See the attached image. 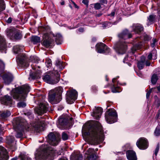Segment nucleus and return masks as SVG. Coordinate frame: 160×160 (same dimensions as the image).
<instances>
[{"label": "nucleus", "instance_id": "338daca9", "mask_svg": "<svg viewBox=\"0 0 160 160\" xmlns=\"http://www.w3.org/2000/svg\"><path fill=\"white\" fill-rule=\"evenodd\" d=\"M144 39L145 41H148L149 39V38L148 36H145L144 37Z\"/></svg>", "mask_w": 160, "mask_h": 160}, {"label": "nucleus", "instance_id": "ea45409f", "mask_svg": "<svg viewBox=\"0 0 160 160\" xmlns=\"http://www.w3.org/2000/svg\"><path fill=\"white\" fill-rule=\"evenodd\" d=\"M5 6L3 0H0V12L5 10Z\"/></svg>", "mask_w": 160, "mask_h": 160}, {"label": "nucleus", "instance_id": "6e6d98bb", "mask_svg": "<svg viewBox=\"0 0 160 160\" xmlns=\"http://www.w3.org/2000/svg\"><path fill=\"white\" fill-rule=\"evenodd\" d=\"M159 144L158 143L157 145V147L155 151V154L156 156L159 149Z\"/></svg>", "mask_w": 160, "mask_h": 160}, {"label": "nucleus", "instance_id": "a18cd8bd", "mask_svg": "<svg viewBox=\"0 0 160 160\" xmlns=\"http://www.w3.org/2000/svg\"><path fill=\"white\" fill-rule=\"evenodd\" d=\"M101 5L100 3H96L94 4V8L95 9H99L101 8Z\"/></svg>", "mask_w": 160, "mask_h": 160}, {"label": "nucleus", "instance_id": "5701e85b", "mask_svg": "<svg viewBox=\"0 0 160 160\" xmlns=\"http://www.w3.org/2000/svg\"><path fill=\"white\" fill-rule=\"evenodd\" d=\"M1 103L5 105H9L12 103V98L9 96L6 95L1 98Z\"/></svg>", "mask_w": 160, "mask_h": 160}, {"label": "nucleus", "instance_id": "39448f33", "mask_svg": "<svg viewBox=\"0 0 160 160\" xmlns=\"http://www.w3.org/2000/svg\"><path fill=\"white\" fill-rule=\"evenodd\" d=\"M42 98V97H40L38 98L37 104L38 106L36 108L34 109L35 112L38 115H41L46 113L47 111L48 104L44 101H41V99Z\"/></svg>", "mask_w": 160, "mask_h": 160}, {"label": "nucleus", "instance_id": "864d4df0", "mask_svg": "<svg viewBox=\"0 0 160 160\" xmlns=\"http://www.w3.org/2000/svg\"><path fill=\"white\" fill-rule=\"evenodd\" d=\"M56 64L57 67H59L60 68L62 69V68L61 67V62L60 61L57 60L56 61Z\"/></svg>", "mask_w": 160, "mask_h": 160}, {"label": "nucleus", "instance_id": "2eb2a0df", "mask_svg": "<svg viewBox=\"0 0 160 160\" xmlns=\"http://www.w3.org/2000/svg\"><path fill=\"white\" fill-rule=\"evenodd\" d=\"M43 123V122H42L40 120H37L31 125L32 129L36 131H40L42 128Z\"/></svg>", "mask_w": 160, "mask_h": 160}, {"label": "nucleus", "instance_id": "09e8293b", "mask_svg": "<svg viewBox=\"0 0 160 160\" xmlns=\"http://www.w3.org/2000/svg\"><path fill=\"white\" fill-rule=\"evenodd\" d=\"M148 19L149 21V23H148V25H149L150 24H152V22H153L154 20V18L153 16L152 15L149 16V18H148Z\"/></svg>", "mask_w": 160, "mask_h": 160}, {"label": "nucleus", "instance_id": "5fc2aeb1", "mask_svg": "<svg viewBox=\"0 0 160 160\" xmlns=\"http://www.w3.org/2000/svg\"><path fill=\"white\" fill-rule=\"evenodd\" d=\"M5 64L4 62L0 60V70H2L4 68Z\"/></svg>", "mask_w": 160, "mask_h": 160}, {"label": "nucleus", "instance_id": "f8f14e48", "mask_svg": "<svg viewBox=\"0 0 160 160\" xmlns=\"http://www.w3.org/2000/svg\"><path fill=\"white\" fill-rule=\"evenodd\" d=\"M16 126L14 125V127L15 128V130L17 131L18 130L20 131V132H17V134L16 135V137L17 138H20L22 136V131L24 130V127L23 125L22 124L21 122H19V119L18 118H16Z\"/></svg>", "mask_w": 160, "mask_h": 160}, {"label": "nucleus", "instance_id": "c03bdc74", "mask_svg": "<svg viewBox=\"0 0 160 160\" xmlns=\"http://www.w3.org/2000/svg\"><path fill=\"white\" fill-rule=\"evenodd\" d=\"M141 48V46L139 45L134 46L132 48V53H134V52L137 50Z\"/></svg>", "mask_w": 160, "mask_h": 160}, {"label": "nucleus", "instance_id": "7c9ffc66", "mask_svg": "<svg viewBox=\"0 0 160 160\" xmlns=\"http://www.w3.org/2000/svg\"><path fill=\"white\" fill-rule=\"evenodd\" d=\"M40 71L38 70L37 72H33L34 73L30 72V77L29 78V79H30V78H31L32 79H35L40 78Z\"/></svg>", "mask_w": 160, "mask_h": 160}, {"label": "nucleus", "instance_id": "393cba45", "mask_svg": "<svg viewBox=\"0 0 160 160\" xmlns=\"http://www.w3.org/2000/svg\"><path fill=\"white\" fill-rule=\"evenodd\" d=\"M3 78L5 83L8 84L12 81L13 77L11 73H8L5 74L3 76Z\"/></svg>", "mask_w": 160, "mask_h": 160}, {"label": "nucleus", "instance_id": "79ce46f5", "mask_svg": "<svg viewBox=\"0 0 160 160\" xmlns=\"http://www.w3.org/2000/svg\"><path fill=\"white\" fill-rule=\"evenodd\" d=\"M155 136H158L160 135V129L159 128L157 127L154 131Z\"/></svg>", "mask_w": 160, "mask_h": 160}, {"label": "nucleus", "instance_id": "4468645a", "mask_svg": "<svg viewBox=\"0 0 160 160\" xmlns=\"http://www.w3.org/2000/svg\"><path fill=\"white\" fill-rule=\"evenodd\" d=\"M96 47L97 52L99 53H108L110 52V50L104 44L100 43L97 44Z\"/></svg>", "mask_w": 160, "mask_h": 160}, {"label": "nucleus", "instance_id": "4c0bfd02", "mask_svg": "<svg viewBox=\"0 0 160 160\" xmlns=\"http://www.w3.org/2000/svg\"><path fill=\"white\" fill-rule=\"evenodd\" d=\"M21 37V35L18 31L16 30L14 34L13 39H19Z\"/></svg>", "mask_w": 160, "mask_h": 160}, {"label": "nucleus", "instance_id": "4d7b16f0", "mask_svg": "<svg viewBox=\"0 0 160 160\" xmlns=\"http://www.w3.org/2000/svg\"><path fill=\"white\" fill-rule=\"evenodd\" d=\"M100 3L102 5L106 4L107 3L108 1L107 0H100Z\"/></svg>", "mask_w": 160, "mask_h": 160}, {"label": "nucleus", "instance_id": "f257e3e1", "mask_svg": "<svg viewBox=\"0 0 160 160\" xmlns=\"http://www.w3.org/2000/svg\"><path fill=\"white\" fill-rule=\"evenodd\" d=\"M82 135L88 139L92 144H96L102 142L104 135L102 126L98 122L94 121L93 125L87 124L82 127Z\"/></svg>", "mask_w": 160, "mask_h": 160}, {"label": "nucleus", "instance_id": "f704fd0d", "mask_svg": "<svg viewBox=\"0 0 160 160\" xmlns=\"http://www.w3.org/2000/svg\"><path fill=\"white\" fill-rule=\"evenodd\" d=\"M56 42L57 44H60L62 43V36L60 34H57L56 35Z\"/></svg>", "mask_w": 160, "mask_h": 160}, {"label": "nucleus", "instance_id": "c9c22d12", "mask_svg": "<svg viewBox=\"0 0 160 160\" xmlns=\"http://www.w3.org/2000/svg\"><path fill=\"white\" fill-rule=\"evenodd\" d=\"M158 79V77L157 75L155 74L153 75L152 76L151 79V81L152 83L153 84H155Z\"/></svg>", "mask_w": 160, "mask_h": 160}, {"label": "nucleus", "instance_id": "bf43d9fd", "mask_svg": "<svg viewBox=\"0 0 160 160\" xmlns=\"http://www.w3.org/2000/svg\"><path fill=\"white\" fill-rule=\"evenodd\" d=\"M82 2L86 5L87 6H88V0H83L82 1Z\"/></svg>", "mask_w": 160, "mask_h": 160}, {"label": "nucleus", "instance_id": "f3484780", "mask_svg": "<svg viewBox=\"0 0 160 160\" xmlns=\"http://www.w3.org/2000/svg\"><path fill=\"white\" fill-rule=\"evenodd\" d=\"M9 156L5 149L2 146H0V160H7Z\"/></svg>", "mask_w": 160, "mask_h": 160}, {"label": "nucleus", "instance_id": "13d9d810", "mask_svg": "<svg viewBox=\"0 0 160 160\" xmlns=\"http://www.w3.org/2000/svg\"><path fill=\"white\" fill-rule=\"evenodd\" d=\"M130 58H128V56H127L124 58L123 62H126L127 63V62H126V61L127 60H130Z\"/></svg>", "mask_w": 160, "mask_h": 160}, {"label": "nucleus", "instance_id": "412c9836", "mask_svg": "<svg viewBox=\"0 0 160 160\" xmlns=\"http://www.w3.org/2000/svg\"><path fill=\"white\" fill-rule=\"evenodd\" d=\"M127 157L128 160H137L136 153L132 150H128L126 153Z\"/></svg>", "mask_w": 160, "mask_h": 160}, {"label": "nucleus", "instance_id": "aec40b11", "mask_svg": "<svg viewBox=\"0 0 160 160\" xmlns=\"http://www.w3.org/2000/svg\"><path fill=\"white\" fill-rule=\"evenodd\" d=\"M132 35L129 33L127 30L124 31L122 33L118 35V37L119 39H125L128 38H130L132 37Z\"/></svg>", "mask_w": 160, "mask_h": 160}, {"label": "nucleus", "instance_id": "ddd939ff", "mask_svg": "<svg viewBox=\"0 0 160 160\" xmlns=\"http://www.w3.org/2000/svg\"><path fill=\"white\" fill-rule=\"evenodd\" d=\"M48 142L50 144L56 146L58 144L60 139L57 135H55L53 133H51L48 135Z\"/></svg>", "mask_w": 160, "mask_h": 160}, {"label": "nucleus", "instance_id": "bb28decb", "mask_svg": "<svg viewBox=\"0 0 160 160\" xmlns=\"http://www.w3.org/2000/svg\"><path fill=\"white\" fill-rule=\"evenodd\" d=\"M133 31L135 33H138L143 30V28L142 25L139 24H134L132 26Z\"/></svg>", "mask_w": 160, "mask_h": 160}, {"label": "nucleus", "instance_id": "603ef678", "mask_svg": "<svg viewBox=\"0 0 160 160\" xmlns=\"http://www.w3.org/2000/svg\"><path fill=\"white\" fill-rule=\"evenodd\" d=\"M157 40L156 39L153 38L152 39V42H151V46L153 48L155 47V43H156V42H157Z\"/></svg>", "mask_w": 160, "mask_h": 160}, {"label": "nucleus", "instance_id": "423d86ee", "mask_svg": "<svg viewBox=\"0 0 160 160\" xmlns=\"http://www.w3.org/2000/svg\"><path fill=\"white\" fill-rule=\"evenodd\" d=\"M52 74L54 75V77L49 75H45L43 78V80L51 84H55L57 83L59 81L60 74L57 70H54Z\"/></svg>", "mask_w": 160, "mask_h": 160}, {"label": "nucleus", "instance_id": "49530a36", "mask_svg": "<svg viewBox=\"0 0 160 160\" xmlns=\"http://www.w3.org/2000/svg\"><path fill=\"white\" fill-rule=\"evenodd\" d=\"M17 105L19 108H24L26 106V104L24 102H20L18 103Z\"/></svg>", "mask_w": 160, "mask_h": 160}, {"label": "nucleus", "instance_id": "c85d7f7f", "mask_svg": "<svg viewBox=\"0 0 160 160\" xmlns=\"http://www.w3.org/2000/svg\"><path fill=\"white\" fill-rule=\"evenodd\" d=\"M70 160H82V157L79 152L75 153L71 155Z\"/></svg>", "mask_w": 160, "mask_h": 160}, {"label": "nucleus", "instance_id": "6e6552de", "mask_svg": "<svg viewBox=\"0 0 160 160\" xmlns=\"http://www.w3.org/2000/svg\"><path fill=\"white\" fill-rule=\"evenodd\" d=\"M105 118L108 123H112L117 121V115L114 110L109 109L108 111L106 112Z\"/></svg>", "mask_w": 160, "mask_h": 160}, {"label": "nucleus", "instance_id": "e2e57ef3", "mask_svg": "<svg viewBox=\"0 0 160 160\" xmlns=\"http://www.w3.org/2000/svg\"><path fill=\"white\" fill-rule=\"evenodd\" d=\"M115 10H114L113 11H112V12L111 13V14L109 15V16H111V17H113L115 14Z\"/></svg>", "mask_w": 160, "mask_h": 160}, {"label": "nucleus", "instance_id": "0eeeda50", "mask_svg": "<svg viewBox=\"0 0 160 160\" xmlns=\"http://www.w3.org/2000/svg\"><path fill=\"white\" fill-rule=\"evenodd\" d=\"M126 43L122 40H120L115 45L114 49L116 52L120 54L125 53L127 50Z\"/></svg>", "mask_w": 160, "mask_h": 160}, {"label": "nucleus", "instance_id": "4be33fe9", "mask_svg": "<svg viewBox=\"0 0 160 160\" xmlns=\"http://www.w3.org/2000/svg\"><path fill=\"white\" fill-rule=\"evenodd\" d=\"M0 50L2 52L6 53V46L5 40L3 37L0 35Z\"/></svg>", "mask_w": 160, "mask_h": 160}, {"label": "nucleus", "instance_id": "e433bc0d", "mask_svg": "<svg viewBox=\"0 0 160 160\" xmlns=\"http://www.w3.org/2000/svg\"><path fill=\"white\" fill-rule=\"evenodd\" d=\"M31 40L34 43L39 42L40 41L39 37L37 36H33L31 38Z\"/></svg>", "mask_w": 160, "mask_h": 160}, {"label": "nucleus", "instance_id": "69168bd1", "mask_svg": "<svg viewBox=\"0 0 160 160\" xmlns=\"http://www.w3.org/2000/svg\"><path fill=\"white\" fill-rule=\"evenodd\" d=\"M151 64L150 62L148 61H146V64L147 66H149Z\"/></svg>", "mask_w": 160, "mask_h": 160}, {"label": "nucleus", "instance_id": "8fccbe9b", "mask_svg": "<svg viewBox=\"0 0 160 160\" xmlns=\"http://www.w3.org/2000/svg\"><path fill=\"white\" fill-rule=\"evenodd\" d=\"M21 160H31L30 158L26 156L22 155L21 156Z\"/></svg>", "mask_w": 160, "mask_h": 160}, {"label": "nucleus", "instance_id": "b1692460", "mask_svg": "<svg viewBox=\"0 0 160 160\" xmlns=\"http://www.w3.org/2000/svg\"><path fill=\"white\" fill-rule=\"evenodd\" d=\"M30 62H32V63L31 64V66L33 70H35L36 68V64L38 62V58L35 56L31 57L29 59Z\"/></svg>", "mask_w": 160, "mask_h": 160}, {"label": "nucleus", "instance_id": "680f3d73", "mask_svg": "<svg viewBox=\"0 0 160 160\" xmlns=\"http://www.w3.org/2000/svg\"><path fill=\"white\" fill-rule=\"evenodd\" d=\"M109 24H110V23L109 22H105L103 24V27L105 28H106L108 27V25Z\"/></svg>", "mask_w": 160, "mask_h": 160}, {"label": "nucleus", "instance_id": "dca6fc26", "mask_svg": "<svg viewBox=\"0 0 160 160\" xmlns=\"http://www.w3.org/2000/svg\"><path fill=\"white\" fill-rule=\"evenodd\" d=\"M102 109L100 107H95L92 115L96 119H98L101 116L102 113Z\"/></svg>", "mask_w": 160, "mask_h": 160}, {"label": "nucleus", "instance_id": "72a5a7b5", "mask_svg": "<svg viewBox=\"0 0 160 160\" xmlns=\"http://www.w3.org/2000/svg\"><path fill=\"white\" fill-rule=\"evenodd\" d=\"M153 57V59L156 58V51L155 50L152 51L148 55V58L149 59H151L152 57Z\"/></svg>", "mask_w": 160, "mask_h": 160}, {"label": "nucleus", "instance_id": "0e129e2a", "mask_svg": "<svg viewBox=\"0 0 160 160\" xmlns=\"http://www.w3.org/2000/svg\"><path fill=\"white\" fill-rule=\"evenodd\" d=\"M28 116V117L29 118H30L31 117H32V114L30 112H28L27 113Z\"/></svg>", "mask_w": 160, "mask_h": 160}, {"label": "nucleus", "instance_id": "20e7f679", "mask_svg": "<svg viewBox=\"0 0 160 160\" xmlns=\"http://www.w3.org/2000/svg\"><path fill=\"white\" fill-rule=\"evenodd\" d=\"M63 88L61 87L55 88L50 90L49 92L48 100L52 104L58 103L62 99Z\"/></svg>", "mask_w": 160, "mask_h": 160}, {"label": "nucleus", "instance_id": "473e14b6", "mask_svg": "<svg viewBox=\"0 0 160 160\" xmlns=\"http://www.w3.org/2000/svg\"><path fill=\"white\" fill-rule=\"evenodd\" d=\"M23 47L18 45L15 46L13 47V52L14 53L17 54L22 50Z\"/></svg>", "mask_w": 160, "mask_h": 160}, {"label": "nucleus", "instance_id": "a211bd4d", "mask_svg": "<svg viewBox=\"0 0 160 160\" xmlns=\"http://www.w3.org/2000/svg\"><path fill=\"white\" fill-rule=\"evenodd\" d=\"M14 138L12 136H9L7 137V142L9 145L12 151H14L16 148L14 145L15 143L14 142Z\"/></svg>", "mask_w": 160, "mask_h": 160}, {"label": "nucleus", "instance_id": "f03ea898", "mask_svg": "<svg viewBox=\"0 0 160 160\" xmlns=\"http://www.w3.org/2000/svg\"><path fill=\"white\" fill-rule=\"evenodd\" d=\"M55 151L50 146L42 145L35 154L36 160H52L55 154Z\"/></svg>", "mask_w": 160, "mask_h": 160}, {"label": "nucleus", "instance_id": "de8ad7c7", "mask_svg": "<svg viewBox=\"0 0 160 160\" xmlns=\"http://www.w3.org/2000/svg\"><path fill=\"white\" fill-rule=\"evenodd\" d=\"M46 64L48 67H50L52 64L51 60L49 59H47L46 62Z\"/></svg>", "mask_w": 160, "mask_h": 160}, {"label": "nucleus", "instance_id": "c756f323", "mask_svg": "<svg viewBox=\"0 0 160 160\" xmlns=\"http://www.w3.org/2000/svg\"><path fill=\"white\" fill-rule=\"evenodd\" d=\"M118 78V77L114 78L112 79V82L114 84L113 85L111 89L112 92L113 93L119 92H120V91L119 90V87H116L115 86V80H116Z\"/></svg>", "mask_w": 160, "mask_h": 160}, {"label": "nucleus", "instance_id": "58836bf2", "mask_svg": "<svg viewBox=\"0 0 160 160\" xmlns=\"http://www.w3.org/2000/svg\"><path fill=\"white\" fill-rule=\"evenodd\" d=\"M11 113L10 111H6L2 112L1 114V116L2 118H5L11 115Z\"/></svg>", "mask_w": 160, "mask_h": 160}, {"label": "nucleus", "instance_id": "2f4dec72", "mask_svg": "<svg viewBox=\"0 0 160 160\" xmlns=\"http://www.w3.org/2000/svg\"><path fill=\"white\" fill-rule=\"evenodd\" d=\"M54 41L51 39H48L47 40H44L43 42V44L46 47L48 48L50 46H52V44Z\"/></svg>", "mask_w": 160, "mask_h": 160}, {"label": "nucleus", "instance_id": "a19ab883", "mask_svg": "<svg viewBox=\"0 0 160 160\" xmlns=\"http://www.w3.org/2000/svg\"><path fill=\"white\" fill-rule=\"evenodd\" d=\"M144 62L143 61L139 62L138 63V67L139 69H142L144 67Z\"/></svg>", "mask_w": 160, "mask_h": 160}, {"label": "nucleus", "instance_id": "a878e982", "mask_svg": "<svg viewBox=\"0 0 160 160\" xmlns=\"http://www.w3.org/2000/svg\"><path fill=\"white\" fill-rule=\"evenodd\" d=\"M72 119V118L68 117H66L64 118H60L59 120V122L61 125L65 126L70 122V121H71Z\"/></svg>", "mask_w": 160, "mask_h": 160}, {"label": "nucleus", "instance_id": "9d476101", "mask_svg": "<svg viewBox=\"0 0 160 160\" xmlns=\"http://www.w3.org/2000/svg\"><path fill=\"white\" fill-rule=\"evenodd\" d=\"M28 60L27 57L25 54H19L17 57L18 63L22 67H27L29 66V64Z\"/></svg>", "mask_w": 160, "mask_h": 160}, {"label": "nucleus", "instance_id": "774afa93", "mask_svg": "<svg viewBox=\"0 0 160 160\" xmlns=\"http://www.w3.org/2000/svg\"><path fill=\"white\" fill-rule=\"evenodd\" d=\"M59 160H68V159L66 157H62L60 158Z\"/></svg>", "mask_w": 160, "mask_h": 160}, {"label": "nucleus", "instance_id": "1a4fd4ad", "mask_svg": "<svg viewBox=\"0 0 160 160\" xmlns=\"http://www.w3.org/2000/svg\"><path fill=\"white\" fill-rule=\"evenodd\" d=\"M66 100L67 102L71 104L73 103L77 98V92L74 90H72L67 92Z\"/></svg>", "mask_w": 160, "mask_h": 160}, {"label": "nucleus", "instance_id": "052dcab7", "mask_svg": "<svg viewBox=\"0 0 160 160\" xmlns=\"http://www.w3.org/2000/svg\"><path fill=\"white\" fill-rule=\"evenodd\" d=\"M12 21V18L11 17H9L8 19L6 21V22L8 23H10Z\"/></svg>", "mask_w": 160, "mask_h": 160}, {"label": "nucleus", "instance_id": "cd10ccee", "mask_svg": "<svg viewBox=\"0 0 160 160\" xmlns=\"http://www.w3.org/2000/svg\"><path fill=\"white\" fill-rule=\"evenodd\" d=\"M16 29L14 28L7 29L6 33L7 36L11 39H13V36Z\"/></svg>", "mask_w": 160, "mask_h": 160}, {"label": "nucleus", "instance_id": "37998d69", "mask_svg": "<svg viewBox=\"0 0 160 160\" xmlns=\"http://www.w3.org/2000/svg\"><path fill=\"white\" fill-rule=\"evenodd\" d=\"M68 136L65 132H63L62 133V138L63 140H66L68 139Z\"/></svg>", "mask_w": 160, "mask_h": 160}, {"label": "nucleus", "instance_id": "9b49d317", "mask_svg": "<svg viewBox=\"0 0 160 160\" xmlns=\"http://www.w3.org/2000/svg\"><path fill=\"white\" fill-rule=\"evenodd\" d=\"M137 146L141 149H145L148 147V142L147 140L144 138H139L136 142Z\"/></svg>", "mask_w": 160, "mask_h": 160}, {"label": "nucleus", "instance_id": "6ab92c4d", "mask_svg": "<svg viewBox=\"0 0 160 160\" xmlns=\"http://www.w3.org/2000/svg\"><path fill=\"white\" fill-rule=\"evenodd\" d=\"M88 151L89 154L87 158V160H100L98 159L97 156L95 154V151L93 149L89 148Z\"/></svg>", "mask_w": 160, "mask_h": 160}, {"label": "nucleus", "instance_id": "3c124183", "mask_svg": "<svg viewBox=\"0 0 160 160\" xmlns=\"http://www.w3.org/2000/svg\"><path fill=\"white\" fill-rule=\"evenodd\" d=\"M156 88H152L151 89H150L149 91H148V92H147L146 94V97L147 98H149L150 95V94L151 93V92L152 90V89H154Z\"/></svg>", "mask_w": 160, "mask_h": 160}, {"label": "nucleus", "instance_id": "7ed1b4c3", "mask_svg": "<svg viewBox=\"0 0 160 160\" xmlns=\"http://www.w3.org/2000/svg\"><path fill=\"white\" fill-rule=\"evenodd\" d=\"M30 88L27 85L22 86L13 90L12 95L13 98L18 100H24L27 94L29 92Z\"/></svg>", "mask_w": 160, "mask_h": 160}]
</instances>
